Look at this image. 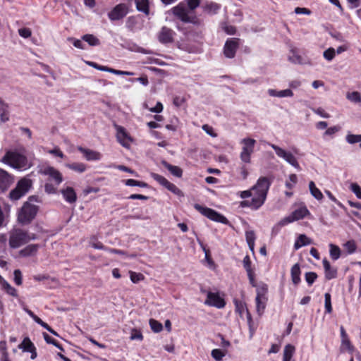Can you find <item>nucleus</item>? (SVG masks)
I'll return each instance as SVG.
<instances>
[{
	"label": "nucleus",
	"instance_id": "nucleus-1",
	"mask_svg": "<svg viewBox=\"0 0 361 361\" xmlns=\"http://www.w3.org/2000/svg\"><path fill=\"white\" fill-rule=\"evenodd\" d=\"M270 182H257L251 190L241 192L240 197L243 199L252 196V204L256 208L262 206L266 199L267 190Z\"/></svg>",
	"mask_w": 361,
	"mask_h": 361
},
{
	"label": "nucleus",
	"instance_id": "nucleus-2",
	"mask_svg": "<svg viewBox=\"0 0 361 361\" xmlns=\"http://www.w3.org/2000/svg\"><path fill=\"white\" fill-rule=\"evenodd\" d=\"M1 161L4 164L20 171L26 170L30 166L27 157L17 151H8Z\"/></svg>",
	"mask_w": 361,
	"mask_h": 361
},
{
	"label": "nucleus",
	"instance_id": "nucleus-3",
	"mask_svg": "<svg viewBox=\"0 0 361 361\" xmlns=\"http://www.w3.org/2000/svg\"><path fill=\"white\" fill-rule=\"evenodd\" d=\"M35 238V234H30L20 228H14L10 232L9 245L11 248H18Z\"/></svg>",
	"mask_w": 361,
	"mask_h": 361
},
{
	"label": "nucleus",
	"instance_id": "nucleus-4",
	"mask_svg": "<svg viewBox=\"0 0 361 361\" xmlns=\"http://www.w3.org/2000/svg\"><path fill=\"white\" fill-rule=\"evenodd\" d=\"M38 207L26 202L18 212V220L23 225L29 224L35 217Z\"/></svg>",
	"mask_w": 361,
	"mask_h": 361
},
{
	"label": "nucleus",
	"instance_id": "nucleus-5",
	"mask_svg": "<svg viewBox=\"0 0 361 361\" xmlns=\"http://www.w3.org/2000/svg\"><path fill=\"white\" fill-rule=\"evenodd\" d=\"M173 14L184 23H190L194 25L200 24L199 19L190 13L187 6L180 3L171 9Z\"/></svg>",
	"mask_w": 361,
	"mask_h": 361
},
{
	"label": "nucleus",
	"instance_id": "nucleus-6",
	"mask_svg": "<svg viewBox=\"0 0 361 361\" xmlns=\"http://www.w3.org/2000/svg\"><path fill=\"white\" fill-rule=\"evenodd\" d=\"M269 145L275 151V153L278 157L283 159L295 169H300V164L298 163V159L295 157L293 152L286 151L274 144L269 143Z\"/></svg>",
	"mask_w": 361,
	"mask_h": 361
},
{
	"label": "nucleus",
	"instance_id": "nucleus-7",
	"mask_svg": "<svg viewBox=\"0 0 361 361\" xmlns=\"http://www.w3.org/2000/svg\"><path fill=\"white\" fill-rule=\"evenodd\" d=\"M240 143L243 145L240 159L245 163H250L251 154L254 152L256 140L252 138L247 137L241 140Z\"/></svg>",
	"mask_w": 361,
	"mask_h": 361
},
{
	"label": "nucleus",
	"instance_id": "nucleus-8",
	"mask_svg": "<svg viewBox=\"0 0 361 361\" xmlns=\"http://www.w3.org/2000/svg\"><path fill=\"white\" fill-rule=\"evenodd\" d=\"M194 207L202 215L207 216L208 219L212 221L223 224H226L228 222L227 219L224 216L220 214L212 209L204 207L199 204H195Z\"/></svg>",
	"mask_w": 361,
	"mask_h": 361
},
{
	"label": "nucleus",
	"instance_id": "nucleus-9",
	"mask_svg": "<svg viewBox=\"0 0 361 361\" xmlns=\"http://www.w3.org/2000/svg\"><path fill=\"white\" fill-rule=\"evenodd\" d=\"M267 286L263 284L261 287L257 289V296L255 298L256 310L257 314L261 316L264 311L266 307Z\"/></svg>",
	"mask_w": 361,
	"mask_h": 361
},
{
	"label": "nucleus",
	"instance_id": "nucleus-10",
	"mask_svg": "<svg viewBox=\"0 0 361 361\" xmlns=\"http://www.w3.org/2000/svg\"><path fill=\"white\" fill-rule=\"evenodd\" d=\"M31 183L32 182H18L16 187L10 192V198L13 200H19L29 190Z\"/></svg>",
	"mask_w": 361,
	"mask_h": 361
},
{
	"label": "nucleus",
	"instance_id": "nucleus-11",
	"mask_svg": "<svg viewBox=\"0 0 361 361\" xmlns=\"http://www.w3.org/2000/svg\"><path fill=\"white\" fill-rule=\"evenodd\" d=\"M128 13V8L127 5L125 4H119L108 13V17L111 21L118 20L123 18Z\"/></svg>",
	"mask_w": 361,
	"mask_h": 361
},
{
	"label": "nucleus",
	"instance_id": "nucleus-12",
	"mask_svg": "<svg viewBox=\"0 0 361 361\" xmlns=\"http://www.w3.org/2000/svg\"><path fill=\"white\" fill-rule=\"evenodd\" d=\"M238 46L239 39L231 38L227 39L224 47V53L225 56L229 59L233 58Z\"/></svg>",
	"mask_w": 361,
	"mask_h": 361
},
{
	"label": "nucleus",
	"instance_id": "nucleus-13",
	"mask_svg": "<svg viewBox=\"0 0 361 361\" xmlns=\"http://www.w3.org/2000/svg\"><path fill=\"white\" fill-rule=\"evenodd\" d=\"M115 128L116 130L117 140L123 147L128 148L130 142H132V138L123 127L121 126H116Z\"/></svg>",
	"mask_w": 361,
	"mask_h": 361
},
{
	"label": "nucleus",
	"instance_id": "nucleus-14",
	"mask_svg": "<svg viewBox=\"0 0 361 361\" xmlns=\"http://www.w3.org/2000/svg\"><path fill=\"white\" fill-rule=\"evenodd\" d=\"M39 173L42 175L48 176L53 180H62V176L61 173L52 166H41L39 169Z\"/></svg>",
	"mask_w": 361,
	"mask_h": 361
},
{
	"label": "nucleus",
	"instance_id": "nucleus-15",
	"mask_svg": "<svg viewBox=\"0 0 361 361\" xmlns=\"http://www.w3.org/2000/svg\"><path fill=\"white\" fill-rule=\"evenodd\" d=\"M207 300L204 303L209 306H213L220 309L224 307L226 305L224 300L221 298L218 293L209 291L207 293Z\"/></svg>",
	"mask_w": 361,
	"mask_h": 361
},
{
	"label": "nucleus",
	"instance_id": "nucleus-16",
	"mask_svg": "<svg viewBox=\"0 0 361 361\" xmlns=\"http://www.w3.org/2000/svg\"><path fill=\"white\" fill-rule=\"evenodd\" d=\"M309 211L306 207H301L296 210H295L290 216H287L282 219V224H288L294 221H297L299 219H303L307 214Z\"/></svg>",
	"mask_w": 361,
	"mask_h": 361
},
{
	"label": "nucleus",
	"instance_id": "nucleus-17",
	"mask_svg": "<svg viewBox=\"0 0 361 361\" xmlns=\"http://www.w3.org/2000/svg\"><path fill=\"white\" fill-rule=\"evenodd\" d=\"M174 35H175V32H173V30H171V28H169L166 26H164L161 27V29L159 33L158 39L161 43H163V44L171 43L173 40Z\"/></svg>",
	"mask_w": 361,
	"mask_h": 361
},
{
	"label": "nucleus",
	"instance_id": "nucleus-18",
	"mask_svg": "<svg viewBox=\"0 0 361 361\" xmlns=\"http://www.w3.org/2000/svg\"><path fill=\"white\" fill-rule=\"evenodd\" d=\"M78 149L81 153H82L83 156L87 161H98L102 158V154L99 152L85 149L82 147H79Z\"/></svg>",
	"mask_w": 361,
	"mask_h": 361
},
{
	"label": "nucleus",
	"instance_id": "nucleus-19",
	"mask_svg": "<svg viewBox=\"0 0 361 361\" xmlns=\"http://www.w3.org/2000/svg\"><path fill=\"white\" fill-rule=\"evenodd\" d=\"M300 274L301 271L300 264L296 263L291 267L290 269L291 280L294 285L297 286L300 283Z\"/></svg>",
	"mask_w": 361,
	"mask_h": 361
},
{
	"label": "nucleus",
	"instance_id": "nucleus-20",
	"mask_svg": "<svg viewBox=\"0 0 361 361\" xmlns=\"http://www.w3.org/2000/svg\"><path fill=\"white\" fill-rule=\"evenodd\" d=\"M38 248L39 245L37 244H31L22 249L19 254L22 257H29L35 255L37 252Z\"/></svg>",
	"mask_w": 361,
	"mask_h": 361
},
{
	"label": "nucleus",
	"instance_id": "nucleus-21",
	"mask_svg": "<svg viewBox=\"0 0 361 361\" xmlns=\"http://www.w3.org/2000/svg\"><path fill=\"white\" fill-rule=\"evenodd\" d=\"M61 192L64 199L69 203H73L76 201V193L72 188L68 187L65 190H62Z\"/></svg>",
	"mask_w": 361,
	"mask_h": 361
},
{
	"label": "nucleus",
	"instance_id": "nucleus-22",
	"mask_svg": "<svg viewBox=\"0 0 361 361\" xmlns=\"http://www.w3.org/2000/svg\"><path fill=\"white\" fill-rule=\"evenodd\" d=\"M136 8L138 11L144 13L145 15L149 13V0H135Z\"/></svg>",
	"mask_w": 361,
	"mask_h": 361
},
{
	"label": "nucleus",
	"instance_id": "nucleus-23",
	"mask_svg": "<svg viewBox=\"0 0 361 361\" xmlns=\"http://www.w3.org/2000/svg\"><path fill=\"white\" fill-rule=\"evenodd\" d=\"M295 348L291 344H287L283 350V361H294L292 360Z\"/></svg>",
	"mask_w": 361,
	"mask_h": 361
},
{
	"label": "nucleus",
	"instance_id": "nucleus-24",
	"mask_svg": "<svg viewBox=\"0 0 361 361\" xmlns=\"http://www.w3.org/2000/svg\"><path fill=\"white\" fill-rule=\"evenodd\" d=\"M309 189L311 195L317 200L320 201L323 199L324 196L321 190L316 187L314 182H310Z\"/></svg>",
	"mask_w": 361,
	"mask_h": 361
},
{
	"label": "nucleus",
	"instance_id": "nucleus-25",
	"mask_svg": "<svg viewBox=\"0 0 361 361\" xmlns=\"http://www.w3.org/2000/svg\"><path fill=\"white\" fill-rule=\"evenodd\" d=\"M164 166L165 168L175 177L180 178L182 176V170L180 167L177 166H173L170 164H168L166 162H164Z\"/></svg>",
	"mask_w": 361,
	"mask_h": 361
},
{
	"label": "nucleus",
	"instance_id": "nucleus-26",
	"mask_svg": "<svg viewBox=\"0 0 361 361\" xmlns=\"http://www.w3.org/2000/svg\"><path fill=\"white\" fill-rule=\"evenodd\" d=\"M19 348L25 352H32L34 351L35 346L29 338H25L23 342L19 345Z\"/></svg>",
	"mask_w": 361,
	"mask_h": 361
},
{
	"label": "nucleus",
	"instance_id": "nucleus-27",
	"mask_svg": "<svg viewBox=\"0 0 361 361\" xmlns=\"http://www.w3.org/2000/svg\"><path fill=\"white\" fill-rule=\"evenodd\" d=\"M0 118L2 122L8 121V105L0 99Z\"/></svg>",
	"mask_w": 361,
	"mask_h": 361
},
{
	"label": "nucleus",
	"instance_id": "nucleus-28",
	"mask_svg": "<svg viewBox=\"0 0 361 361\" xmlns=\"http://www.w3.org/2000/svg\"><path fill=\"white\" fill-rule=\"evenodd\" d=\"M82 39L87 42L90 46H98L100 44L99 39L93 35L86 34L82 37Z\"/></svg>",
	"mask_w": 361,
	"mask_h": 361
},
{
	"label": "nucleus",
	"instance_id": "nucleus-29",
	"mask_svg": "<svg viewBox=\"0 0 361 361\" xmlns=\"http://www.w3.org/2000/svg\"><path fill=\"white\" fill-rule=\"evenodd\" d=\"M0 283L3 288L6 290L7 293L11 295L15 296L16 295V290L13 288L1 275H0Z\"/></svg>",
	"mask_w": 361,
	"mask_h": 361
},
{
	"label": "nucleus",
	"instance_id": "nucleus-30",
	"mask_svg": "<svg viewBox=\"0 0 361 361\" xmlns=\"http://www.w3.org/2000/svg\"><path fill=\"white\" fill-rule=\"evenodd\" d=\"M346 98L351 102H353L355 104L361 103V94L357 91L348 92L346 94Z\"/></svg>",
	"mask_w": 361,
	"mask_h": 361
},
{
	"label": "nucleus",
	"instance_id": "nucleus-31",
	"mask_svg": "<svg viewBox=\"0 0 361 361\" xmlns=\"http://www.w3.org/2000/svg\"><path fill=\"white\" fill-rule=\"evenodd\" d=\"M169 190L178 196H183V192L172 182H160Z\"/></svg>",
	"mask_w": 361,
	"mask_h": 361
},
{
	"label": "nucleus",
	"instance_id": "nucleus-32",
	"mask_svg": "<svg viewBox=\"0 0 361 361\" xmlns=\"http://www.w3.org/2000/svg\"><path fill=\"white\" fill-rule=\"evenodd\" d=\"M66 166L69 168L70 169L78 172V173H82L85 171L86 166L82 163H73V164H66Z\"/></svg>",
	"mask_w": 361,
	"mask_h": 361
},
{
	"label": "nucleus",
	"instance_id": "nucleus-33",
	"mask_svg": "<svg viewBox=\"0 0 361 361\" xmlns=\"http://www.w3.org/2000/svg\"><path fill=\"white\" fill-rule=\"evenodd\" d=\"M329 247H330L329 252H330V256H331V259L334 260H337L341 256L340 248L337 245H335L334 244H330Z\"/></svg>",
	"mask_w": 361,
	"mask_h": 361
},
{
	"label": "nucleus",
	"instance_id": "nucleus-34",
	"mask_svg": "<svg viewBox=\"0 0 361 361\" xmlns=\"http://www.w3.org/2000/svg\"><path fill=\"white\" fill-rule=\"evenodd\" d=\"M346 142L349 144H355L360 142L361 143V134L360 135H354L351 133H348L345 137Z\"/></svg>",
	"mask_w": 361,
	"mask_h": 361
},
{
	"label": "nucleus",
	"instance_id": "nucleus-35",
	"mask_svg": "<svg viewBox=\"0 0 361 361\" xmlns=\"http://www.w3.org/2000/svg\"><path fill=\"white\" fill-rule=\"evenodd\" d=\"M0 352L1 353V361H10L8 355V353L6 352V341L0 342Z\"/></svg>",
	"mask_w": 361,
	"mask_h": 361
},
{
	"label": "nucleus",
	"instance_id": "nucleus-36",
	"mask_svg": "<svg viewBox=\"0 0 361 361\" xmlns=\"http://www.w3.org/2000/svg\"><path fill=\"white\" fill-rule=\"evenodd\" d=\"M149 325L152 330L155 333L160 332L163 329L162 324L154 319H149Z\"/></svg>",
	"mask_w": 361,
	"mask_h": 361
},
{
	"label": "nucleus",
	"instance_id": "nucleus-37",
	"mask_svg": "<svg viewBox=\"0 0 361 361\" xmlns=\"http://www.w3.org/2000/svg\"><path fill=\"white\" fill-rule=\"evenodd\" d=\"M90 245L94 247V249H97V250H107V247H105L101 242H99L97 240V238L95 236H92L91 238H90Z\"/></svg>",
	"mask_w": 361,
	"mask_h": 361
},
{
	"label": "nucleus",
	"instance_id": "nucleus-38",
	"mask_svg": "<svg viewBox=\"0 0 361 361\" xmlns=\"http://www.w3.org/2000/svg\"><path fill=\"white\" fill-rule=\"evenodd\" d=\"M324 307H325V312L326 313H331L332 306H331V295L329 293H326L324 294Z\"/></svg>",
	"mask_w": 361,
	"mask_h": 361
},
{
	"label": "nucleus",
	"instance_id": "nucleus-39",
	"mask_svg": "<svg viewBox=\"0 0 361 361\" xmlns=\"http://www.w3.org/2000/svg\"><path fill=\"white\" fill-rule=\"evenodd\" d=\"M305 279L308 286H312L315 280L317 279V274L313 271L307 272L305 275Z\"/></svg>",
	"mask_w": 361,
	"mask_h": 361
},
{
	"label": "nucleus",
	"instance_id": "nucleus-40",
	"mask_svg": "<svg viewBox=\"0 0 361 361\" xmlns=\"http://www.w3.org/2000/svg\"><path fill=\"white\" fill-rule=\"evenodd\" d=\"M335 55H336V50L332 47L327 49L323 53L324 58L326 60H327L328 61H332L334 59V58L335 57Z\"/></svg>",
	"mask_w": 361,
	"mask_h": 361
},
{
	"label": "nucleus",
	"instance_id": "nucleus-41",
	"mask_svg": "<svg viewBox=\"0 0 361 361\" xmlns=\"http://www.w3.org/2000/svg\"><path fill=\"white\" fill-rule=\"evenodd\" d=\"M219 8L220 6L218 4L214 2L208 4L205 7V10L210 14H214L217 13Z\"/></svg>",
	"mask_w": 361,
	"mask_h": 361
},
{
	"label": "nucleus",
	"instance_id": "nucleus-42",
	"mask_svg": "<svg viewBox=\"0 0 361 361\" xmlns=\"http://www.w3.org/2000/svg\"><path fill=\"white\" fill-rule=\"evenodd\" d=\"M325 278L327 280H331L333 279L336 278L337 276V269L334 267H330L329 269L325 271Z\"/></svg>",
	"mask_w": 361,
	"mask_h": 361
},
{
	"label": "nucleus",
	"instance_id": "nucleus-43",
	"mask_svg": "<svg viewBox=\"0 0 361 361\" xmlns=\"http://www.w3.org/2000/svg\"><path fill=\"white\" fill-rule=\"evenodd\" d=\"M60 182H47L45 185V190L49 194L54 193L57 185Z\"/></svg>",
	"mask_w": 361,
	"mask_h": 361
},
{
	"label": "nucleus",
	"instance_id": "nucleus-44",
	"mask_svg": "<svg viewBox=\"0 0 361 361\" xmlns=\"http://www.w3.org/2000/svg\"><path fill=\"white\" fill-rule=\"evenodd\" d=\"M289 61L294 63H301L302 58L294 50L291 51L290 55L288 56Z\"/></svg>",
	"mask_w": 361,
	"mask_h": 361
},
{
	"label": "nucleus",
	"instance_id": "nucleus-45",
	"mask_svg": "<svg viewBox=\"0 0 361 361\" xmlns=\"http://www.w3.org/2000/svg\"><path fill=\"white\" fill-rule=\"evenodd\" d=\"M130 338V340L142 341L143 339V336L140 330L133 329Z\"/></svg>",
	"mask_w": 361,
	"mask_h": 361
},
{
	"label": "nucleus",
	"instance_id": "nucleus-46",
	"mask_svg": "<svg viewBox=\"0 0 361 361\" xmlns=\"http://www.w3.org/2000/svg\"><path fill=\"white\" fill-rule=\"evenodd\" d=\"M202 128L207 134L211 137H216L217 136L216 133L214 132V128L211 126L204 124L202 126Z\"/></svg>",
	"mask_w": 361,
	"mask_h": 361
},
{
	"label": "nucleus",
	"instance_id": "nucleus-47",
	"mask_svg": "<svg viewBox=\"0 0 361 361\" xmlns=\"http://www.w3.org/2000/svg\"><path fill=\"white\" fill-rule=\"evenodd\" d=\"M187 1V5L188 8L190 11V13H192V11L197 8L200 5V1L199 0H186Z\"/></svg>",
	"mask_w": 361,
	"mask_h": 361
},
{
	"label": "nucleus",
	"instance_id": "nucleus-48",
	"mask_svg": "<svg viewBox=\"0 0 361 361\" xmlns=\"http://www.w3.org/2000/svg\"><path fill=\"white\" fill-rule=\"evenodd\" d=\"M18 34L23 38H28L31 36L32 32L30 28L23 27L18 30Z\"/></svg>",
	"mask_w": 361,
	"mask_h": 361
},
{
	"label": "nucleus",
	"instance_id": "nucleus-49",
	"mask_svg": "<svg viewBox=\"0 0 361 361\" xmlns=\"http://www.w3.org/2000/svg\"><path fill=\"white\" fill-rule=\"evenodd\" d=\"M212 356L216 360H221L223 357L225 355V354L219 349H214L212 351Z\"/></svg>",
	"mask_w": 361,
	"mask_h": 361
},
{
	"label": "nucleus",
	"instance_id": "nucleus-50",
	"mask_svg": "<svg viewBox=\"0 0 361 361\" xmlns=\"http://www.w3.org/2000/svg\"><path fill=\"white\" fill-rule=\"evenodd\" d=\"M130 278L132 282L137 283L143 279V275L142 274H137L130 271Z\"/></svg>",
	"mask_w": 361,
	"mask_h": 361
},
{
	"label": "nucleus",
	"instance_id": "nucleus-51",
	"mask_svg": "<svg viewBox=\"0 0 361 361\" xmlns=\"http://www.w3.org/2000/svg\"><path fill=\"white\" fill-rule=\"evenodd\" d=\"M297 239L300 241V245L305 246L311 244V240L308 238L305 234L299 235Z\"/></svg>",
	"mask_w": 361,
	"mask_h": 361
},
{
	"label": "nucleus",
	"instance_id": "nucleus-52",
	"mask_svg": "<svg viewBox=\"0 0 361 361\" xmlns=\"http://www.w3.org/2000/svg\"><path fill=\"white\" fill-rule=\"evenodd\" d=\"M350 189L355 194L356 197L361 200V188L356 183H352Z\"/></svg>",
	"mask_w": 361,
	"mask_h": 361
},
{
	"label": "nucleus",
	"instance_id": "nucleus-53",
	"mask_svg": "<svg viewBox=\"0 0 361 361\" xmlns=\"http://www.w3.org/2000/svg\"><path fill=\"white\" fill-rule=\"evenodd\" d=\"M293 96V92L290 89L280 90L278 92V97H291Z\"/></svg>",
	"mask_w": 361,
	"mask_h": 361
},
{
	"label": "nucleus",
	"instance_id": "nucleus-54",
	"mask_svg": "<svg viewBox=\"0 0 361 361\" xmlns=\"http://www.w3.org/2000/svg\"><path fill=\"white\" fill-rule=\"evenodd\" d=\"M340 130V127L338 126H332L330 128H328L325 131L324 136H331L338 132Z\"/></svg>",
	"mask_w": 361,
	"mask_h": 361
},
{
	"label": "nucleus",
	"instance_id": "nucleus-55",
	"mask_svg": "<svg viewBox=\"0 0 361 361\" xmlns=\"http://www.w3.org/2000/svg\"><path fill=\"white\" fill-rule=\"evenodd\" d=\"M14 281L15 283L19 286L22 283V274L21 271L19 269H16L14 271Z\"/></svg>",
	"mask_w": 361,
	"mask_h": 361
},
{
	"label": "nucleus",
	"instance_id": "nucleus-56",
	"mask_svg": "<svg viewBox=\"0 0 361 361\" xmlns=\"http://www.w3.org/2000/svg\"><path fill=\"white\" fill-rule=\"evenodd\" d=\"M245 238L247 243H252L255 240V234L253 231H247L245 232Z\"/></svg>",
	"mask_w": 361,
	"mask_h": 361
},
{
	"label": "nucleus",
	"instance_id": "nucleus-57",
	"mask_svg": "<svg viewBox=\"0 0 361 361\" xmlns=\"http://www.w3.org/2000/svg\"><path fill=\"white\" fill-rule=\"evenodd\" d=\"M243 267L245 269L247 272H249L250 271H252L251 269V260L250 259V257L248 255H246L243 259Z\"/></svg>",
	"mask_w": 361,
	"mask_h": 361
},
{
	"label": "nucleus",
	"instance_id": "nucleus-58",
	"mask_svg": "<svg viewBox=\"0 0 361 361\" xmlns=\"http://www.w3.org/2000/svg\"><path fill=\"white\" fill-rule=\"evenodd\" d=\"M88 64L97 70L109 73L110 68L107 66H100L94 62H89Z\"/></svg>",
	"mask_w": 361,
	"mask_h": 361
},
{
	"label": "nucleus",
	"instance_id": "nucleus-59",
	"mask_svg": "<svg viewBox=\"0 0 361 361\" xmlns=\"http://www.w3.org/2000/svg\"><path fill=\"white\" fill-rule=\"evenodd\" d=\"M313 111L319 115L322 118H328L330 117L329 114L328 113H326L325 111V110L322 108H317V109H313Z\"/></svg>",
	"mask_w": 361,
	"mask_h": 361
},
{
	"label": "nucleus",
	"instance_id": "nucleus-60",
	"mask_svg": "<svg viewBox=\"0 0 361 361\" xmlns=\"http://www.w3.org/2000/svg\"><path fill=\"white\" fill-rule=\"evenodd\" d=\"M163 104L160 102H157L154 107L149 109V111L153 113H161L163 111Z\"/></svg>",
	"mask_w": 361,
	"mask_h": 361
},
{
	"label": "nucleus",
	"instance_id": "nucleus-61",
	"mask_svg": "<svg viewBox=\"0 0 361 361\" xmlns=\"http://www.w3.org/2000/svg\"><path fill=\"white\" fill-rule=\"evenodd\" d=\"M69 40L73 42V46L76 48L80 49H85V44L82 42L80 39L71 38Z\"/></svg>",
	"mask_w": 361,
	"mask_h": 361
},
{
	"label": "nucleus",
	"instance_id": "nucleus-62",
	"mask_svg": "<svg viewBox=\"0 0 361 361\" xmlns=\"http://www.w3.org/2000/svg\"><path fill=\"white\" fill-rule=\"evenodd\" d=\"M11 176L5 170L0 169V180H10Z\"/></svg>",
	"mask_w": 361,
	"mask_h": 361
},
{
	"label": "nucleus",
	"instance_id": "nucleus-63",
	"mask_svg": "<svg viewBox=\"0 0 361 361\" xmlns=\"http://www.w3.org/2000/svg\"><path fill=\"white\" fill-rule=\"evenodd\" d=\"M49 153L51 154L54 156L59 157L60 158H63V157H64L63 153L58 147H55L52 149H50L49 151Z\"/></svg>",
	"mask_w": 361,
	"mask_h": 361
},
{
	"label": "nucleus",
	"instance_id": "nucleus-64",
	"mask_svg": "<svg viewBox=\"0 0 361 361\" xmlns=\"http://www.w3.org/2000/svg\"><path fill=\"white\" fill-rule=\"evenodd\" d=\"M345 246L348 249L349 253H353L355 251L356 247L353 241H348Z\"/></svg>",
	"mask_w": 361,
	"mask_h": 361
}]
</instances>
